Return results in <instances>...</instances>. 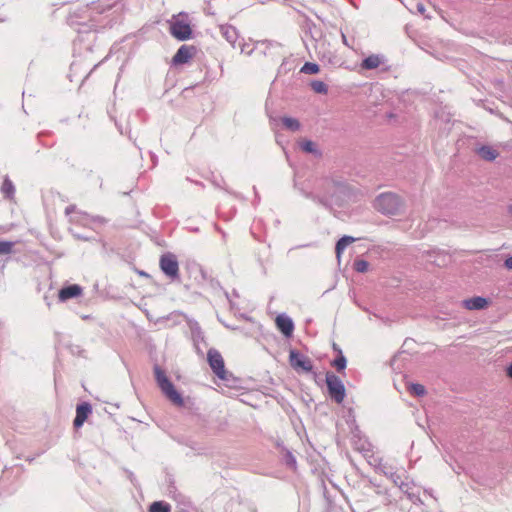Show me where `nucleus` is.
I'll return each instance as SVG.
<instances>
[{
	"mask_svg": "<svg viewBox=\"0 0 512 512\" xmlns=\"http://www.w3.org/2000/svg\"><path fill=\"white\" fill-rule=\"evenodd\" d=\"M154 376L158 387L162 394L175 406L181 407L184 405V400L181 394L176 390L174 384L167 377L165 371L159 366L155 365Z\"/></svg>",
	"mask_w": 512,
	"mask_h": 512,
	"instance_id": "obj_1",
	"label": "nucleus"
},
{
	"mask_svg": "<svg viewBox=\"0 0 512 512\" xmlns=\"http://www.w3.org/2000/svg\"><path fill=\"white\" fill-rule=\"evenodd\" d=\"M154 376L158 387L162 394L175 406L181 407L184 405V400L181 394L176 390L174 384L167 377L165 371L159 366L155 365Z\"/></svg>",
	"mask_w": 512,
	"mask_h": 512,
	"instance_id": "obj_2",
	"label": "nucleus"
},
{
	"mask_svg": "<svg viewBox=\"0 0 512 512\" xmlns=\"http://www.w3.org/2000/svg\"><path fill=\"white\" fill-rule=\"evenodd\" d=\"M374 208L384 215H396L403 208V200L392 192L381 193L374 200Z\"/></svg>",
	"mask_w": 512,
	"mask_h": 512,
	"instance_id": "obj_3",
	"label": "nucleus"
},
{
	"mask_svg": "<svg viewBox=\"0 0 512 512\" xmlns=\"http://www.w3.org/2000/svg\"><path fill=\"white\" fill-rule=\"evenodd\" d=\"M207 360L214 374L222 380L226 385L231 386L236 382V378L225 369L224 359L216 349H209Z\"/></svg>",
	"mask_w": 512,
	"mask_h": 512,
	"instance_id": "obj_4",
	"label": "nucleus"
},
{
	"mask_svg": "<svg viewBox=\"0 0 512 512\" xmlns=\"http://www.w3.org/2000/svg\"><path fill=\"white\" fill-rule=\"evenodd\" d=\"M170 23L171 35L180 41H185L191 38L192 29L189 22L188 14L181 12L177 16H173Z\"/></svg>",
	"mask_w": 512,
	"mask_h": 512,
	"instance_id": "obj_5",
	"label": "nucleus"
},
{
	"mask_svg": "<svg viewBox=\"0 0 512 512\" xmlns=\"http://www.w3.org/2000/svg\"><path fill=\"white\" fill-rule=\"evenodd\" d=\"M328 394L337 403H341L345 397V387L342 380L332 372L326 373Z\"/></svg>",
	"mask_w": 512,
	"mask_h": 512,
	"instance_id": "obj_6",
	"label": "nucleus"
},
{
	"mask_svg": "<svg viewBox=\"0 0 512 512\" xmlns=\"http://www.w3.org/2000/svg\"><path fill=\"white\" fill-rule=\"evenodd\" d=\"M159 265L162 272L170 279H179V263L176 255L170 252L163 254L160 257Z\"/></svg>",
	"mask_w": 512,
	"mask_h": 512,
	"instance_id": "obj_7",
	"label": "nucleus"
},
{
	"mask_svg": "<svg viewBox=\"0 0 512 512\" xmlns=\"http://www.w3.org/2000/svg\"><path fill=\"white\" fill-rule=\"evenodd\" d=\"M289 363L296 371L311 372L313 370V364L310 358L296 350L290 351Z\"/></svg>",
	"mask_w": 512,
	"mask_h": 512,
	"instance_id": "obj_8",
	"label": "nucleus"
},
{
	"mask_svg": "<svg viewBox=\"0 0 512 512\" xmlns=\"http://www.w3.org/2000/svg\"><path fill=\"white\" fill-rule=\"evenodd\" d=\"M195 52L194 46L182 45L173 56L172 61L175 65L185 64L194 56Z\"/></svg>",
	"mask_w": 512,
	"mask_h": 512,
	"instance_id": "obj_9",
	"label": "nucleus"
},
{
	"mask_svg": "<svg viewBox=\"0 0 512 512\" xmlns=\"http://www.w3.org/2000/svg\"><path fill=\"white\" fill-rule=\"evenodd\" d=\"M83 293V289L78 284L69 285L67 287L62 288L59 291L58 297L61 302H65L72 298H77L81 296Z\"/></svg>",
	"mask_w": 512,
	"mask_h": 512,
	"instance_id": "obj_10",
	"label": "nucleus"
},
{
	"mask_svg": "<svg viewBox=\"0 0 512 512\" xmlns=\"http://www.w3.org/2000/svg\"><path fill=\"white\" fill-rule=\"evenodd\" d=\"M276 326L286 337H290L294 330L292 319L284 314L277 316Z\"/></svg>",
	"mask_w": 512,
	"mask_h": 512,
	"instance_id": "obj_11",
	"label": "nucleus"
},
{
	"mask_svg": "<svg viewBox=\"0 0 512 512\" xmlns=\"http://www.w3.org/2000/svg\"><path fill=\"white\" fill-rule=\"evenodd\" d=\"M101 220L100 217L90 216L84 212H77L70 219L71 222L75 224L83 225L84 227H90L91 224L95 222H99Z\"/></svg>",
	"mask_w": 512,
	"mask_h": 512,
	"instance_id": "obj_12",
	"label": "nucleus"
},
{
	"mask_svg": "<svg viewBox=\"0 0 512 512\" xmlns=\"http://www.w3.org/2000/svg\"><path fill=\"white\" fill-rule=\"evenodd\" d=\"M463 306L468 310H482L487 307L488 300L484 297L476 296L463 300Z\"/></svg>",
	"mask_w": 512,
	"mask_h": 512,
	"instance_id": "obj_13",
	"label": "nucleus"
},
{
	"mask_svg": "<svg viewBox=\"0 0 512 512\" xmlns=\"http://www.w3.org/2000/svg\"><path fill=\"white\" fill-rule=\"evenodd\" d=\"M383 61V56L372 54L362 61L361 67L366 70H372L379 67L383 63Z\"/></svg>",
	"mask_w": 512,
	"mask_h": 512,
	"instance_id": "obj_14",
	"label": "nucleus"
},
{
	"mask_svg": "<svg viewBox=\"0 0 512 512\" xmlns=\"http://www.w3.org/2000/svg\"><path fill=\"white\" fill-rule=\"evenodd\" d=\"M478 155L486 160L493 161L499 156V152L489 145H483L477 150Z\"/></svg>",
	"mask_w": 512,
	"mask_h": 512,
	"instance_id": "obj_15",
	"label": "nucleus"
},
{
	"mask_svg": "<svg viewBox=\"0 0 512 512\" xmlns=\"http://www.w3.org/2000/svg\"><path fill=\"white\" fill-rule=\"evenodd\" d=\"M221 34L230 43L234 44L238 38V33L235 27L231 25H223L220 27Z\"/></svg>",
	"mask_w": 512,
	"mask_h": 512,
	"instance_id": "obj_16",
	"label": "nucleus"
},
{
	"mask_svg": "<svg viewBox=\"0 0 512 512\" xmlns=\"http://www.w3.org/2000/svg\"><path fill=\"white\" fill-rule=\"evenodd\" d=\"M355 238L352 237V236H343L342 238H340L337 243H336V246H335V252H336V256L337 258H340V255L342 254V252L345 250V248L355 242Z\"/></svg>",
	"mask_w": 512,
	"mask_h": 512,
	"instance_id": "obj_17",
	"label": "nucleus"
},
{
	"mask_svg": "<svg viewBox=\"0 0 512 512\" xmlns=\"http://www.w3.org/2000/svg\"><path fill=\"white\" fill-rule=\"evenodd\" d=\"M1 192L3 193L4 197L7 199H12L14 197L15 187L8 176H5V178L3 180V183L1 186Z\"/></svg>",
	"mask_w": 512,
	"mask_h": 512,
	"instance_id": "obj_18",
	"label": "nucleus"
},
{
	"mask_svg": "<svg viewBox=\"0 0 512 512\" xmlns=\"http://www.w3.org/2000/svg\"><path fill=\"white\" fill-rule=\"evenodd\" d=\"M300 147L306 153L321 156V152L317 149L316 144L311 140H304L300 142Z\"/></svg>",
	"mask_w": 512,
	"mask_h": 512,
	"instance_id": "obj_19",
	"label": "nucleus"
},
{
	"mask_svg": "<svg viewBox=\"0 0 512 512\" xmlns=\"http://www.w3.org/2000/svg\"><path fill=\"white\" fill-rule=\"evenodd\" d=\"M149 512H171V506L164 501H155L150 505Z\"/></svg>",
	"mask_w": 512,
	"mask_h": 512,
	"instance_id": "obj_20",
	"label": "nucleus"
},
{
	"mask_svg": "<svg viewBox=\"0 0 512 512\" xmlns=\"http://www.w3.org/2000/svg\"><path fill=\"white\" fill-rule=\"evenodd\" d=\"M282 123L286 129L293 132L298 131L301 127L300 122L292 117H283Z\"/></svg>",
	"mask_w": 512,
	"mask_h": 512,
	"instance_id": "obj_21",
	"label": "nucleus"
},
{
	"mask_svg": "<svg viewBox=\"0 0 512 512\" xmlns=\"http://www.w3.org/2000/svg\"><path fill=\"white\" fill-rule=\"evenodd\" d=\"M346 364H347L346 358L342 354L341 350H339V354L333 360L332 366L335 367L338 372H340L346 368Z\"/></svg>",
	"mask_w": 512,
	"mask_h": 512,
	"instance_id": "obj_22",
	"label": "nucleus"
},
{
	"mask_svg": "<svg viewBox=\"0 0 512 512\" xmlns=\"http://www.w3.org/2000/svg\"><path fill=\"white\" fill-rule=\"evenodd\" d=\"M408 391L410 392V394L419 396V397L426 394L425 387L422 384H418V383L410 384L408 387Z\"/></svg>",
	"mask_w": 512,
	"mask_h": 512,
	"instance_id": "obj_23",
	"label": "nucleus"
},
{
	"mask_svg": "<svg viewBox=\"0 0 512 512\" xmlns=\"http://www.w3.org/2000/svg\"><path fill=\"white\" fill-rule=\"evenodd\" d=\"M311 88L313 89L314 92L319 93V94H326L328 92L327 85L323 81H320V80L312 81Z\"/></svg>",
	"mask_w": 512,
	"mask_h": 512,
	"instance_id": "obj_24",
	"label": "nucleus"
},
{
	"mask_svg": "<svg viewBox=\"0 0 512 512\" xmlns=\"http://www.w3.org/2000/svg\"><path fill=\"white\" fill-rule=\"evenodd\" d=\"M92 412V407L88 402L77 405L76 416H88Z\"/></svg>",
	"mask_w": 512,
	"mask_h": 512,
	"instance_id": "obj_25",
	"label": "nucleus"
},
{
	"mask_svg": "<svg viewBox=\"0 0 512 512\" xmlns=\"http://www.w3.org/2000/svg\"><path fill=\"white\" fill-rule=\"evenodd\" d=\"M14 242L0 240V255H9L12 253Z\"/></svg>",
	"mask_w": 512,
	"mask_h": 512,
	"instance_id": "obj_26",
	"label": "nucleus"
},
{
	"mask_svg": "<svg viewBox=\"0 0 512 512\" xmlns=\"http://www.w3.org/2000/svg\"><path fill=\"white\" fill-rule=\"evenodd\" d=\"M353 267L355 271L359 273H365L369 268V263L364 259H356L354 261Z\"/></svg>",
	"mask_w": 512,
	"mask_h": 512,
	"instance_id": "obj_27",
	"label": "nucleus"
},
{
	"mask_svg": "<svg viewBox=\"0 0 512 512\" xmlns=\"http://www.w3.org/2000/svg\"><path fill=\"white\" fill-rule=\"evenodd\" d=\"M301 72L306 74H316L319 72V66L316 63L306 62L301 68Z\"/></svg>",
	"mask_w": 512,
	"mask_h": 512,
	"instance_id": "obj_28",
	"label": "nucleus"
},
{
	"mask_svg": "<svg viewBox=\"0 0 512 512\" xmlns=\"http://www.w3.org/2000/svg\"><path fill=\"white\" fill-rule=\"evenodd\" d=\"M77 212L78 211H76V206L75 205H69L65 209V214L66 215H70V214L75 215V213H77Z\"/></svg>",
	"mask_w": 512,
	"mask_h": 512,
	"instance_id": "obj_29",
	"label": "nucleus"
},
{
	"mask_svg": "<svg viewBox=\"0 0 512 512\" xmlns=\"http://www.w3.org/2000/svg\"><path fill=\"white\" fill-rule=\"evenodd\" d=\"M86 419H87V418H75V420H74V427H75L76 429L80 428V427L83 425V423H84V421H85Z\"/></svg>",
	"mask_w": 512,
	"mask_h": 512,
	"instance_id": "obj_30",
	"label": "nucleus"
},
{
	"mask_svg": "<svg viewBox=\"0 0 512 512\" xmlns=\"http://www.w3.org/2000/svg\"><path fill=\"white\" fill-rule=\"evenodd\" d=\"M504 266L508 269V270H512V256H509L505 262H504Z\"/></svg>",
	"mask_w": 512,
	"mask_h": 512,
	"instance_id": "obj_31",
	"label": "nucleus"
},
{
	"mask_svg": "<svg viewBox=\"0 0 512 512\" xmlns=\"http://www.w3.org/2000/svg\"><path fill=\"white\" fill-rule=\"evenodd\" d=\"M417 11L421 14V15H424L425 14V11H426V8L425 6L422 4V3H418L417 6Z\"/></svg>",
	"mask_w": 512,
	"mask_h": 512,
	"instance_id": "obj_32",
	"label": "nucleus"
},
{
	"mask_svg": "<svg viewBox=\"0 0 512 512\" xmlns=\"http://www.w3.org/2000/svg\"><path fill=\"white\" fill-rule=\"evenodd\" d=\"M342 41H343V43H344L346 46L350 47V45H349V44H348V42H347V38H346L345 34H343V33H342Z\"/></svg>",
	"mask_w": 512,
	"mask_h": 512,
	"instance_id": "obj_33",
	"label": "nucleus"
},
{
	"mask_svg": "<svg viewBox=\"0 0 512 512\" xmlns=\"http://www.w3.org/2000/svg\"><path fill=\"white\" fill-rule=\"evenodd\" d=\"M507 374L510 378H512V364L508 367Z\"/></svg>",
	"mask_w": 512,
	"mask_h": 512,
	"instance_id": "obj_34",
	"label": "nucleus"
},
{
	"mask_svg": "<svg viewBox=\"0 0 512 512\" xmlns=\"http://www.w3.org/2000/svg\"><path fill=\"white\" fill-rule=\"evenodd\" d=\"M76 237H77V238H79V239H84V240H87V239H88V238L83 237V236H80V235H76Z\"/></svg>",
	"mask_w": 512,
	"mask_h": 512,
	"instance_id": "obj_35",
	"label": "nucleus"
},
{
	"mask_svg": "<svg viewBox=\"0 0 512 512\" xmlns=\"http://www.w3.org/2000/svg\"><path fill=\"white\" fill-rule=\"evenodd\" d=\"M508 211L512 215V204L508 207Z\"/></svg>",
	"mask_w": 512,
	"mask_h": 512,
	"instance_id": "obj_36",
	"label": "nucleus"
}]
</instances>
